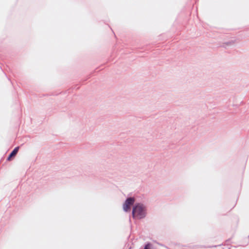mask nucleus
<instances>
[{
    "label": "nucleus",
    "mask_w": 249,
    "mask_h": 249,
    "mask_svg": "<svg viewBox=\"0 0 249 249\" xmlns=\"http://www.w3.org/2000/svg\"><path fill=\"white\" fill-rule=\"evenodd\" d=\"M152 246V244L150 243H147L145 245L143 249H151Z\"/></svg>",
    "instance_id": "4"
},
{
    "label": "nucleus",
    "mask_w": 249,
    "mask_h": 249,
    "mask_svg": "<svg viewBox=\"0 0 249 249\" xmlns=\"http://www.w3.org/2000/svg\"><path fill=\"white\" fill-rule=\"evenodd\" d=\"M233 41H229V42H225L224 44H226V45H229L233 44Z\"/></svg>",
    "instance_id": "5"
},
{
    "label": "nucleus",
    "mask_w": 249,
    "mask_h": 249,
    "mask_svg": "<svg viewBox=\"0 0 249 249\" xmlns=\"http://www.w3.org/2000/svg\"><path fill=\"white\" fill-rule=\"evenodd\" d=\"M216 247V246H209L208 247V248H213V247Z\"/></svg>",
    "instance_id": "6"
},
{
    "label": "nucleus",
    "mask_w": 249,
    "mask_h": 249,
    "mask_svg": "<svg viewBox=\"0 0 249 249\" xmlns=\"http://www.w3.org/2000/svg\"><path fill=\"white\" fill-rule=\"evenodd\" d=\"M19 146L16 147L8 155L6 160L7 161H10L13 158H14L16 155L17 154L18 150H19Z\"/></svg>",
    "instance_id": "3"
},
{
    "label": "nucleus",
    "mask_w": 249,
    "mask_h": 249,
    "mask_svg": "<svg viewBox=\"0 0 249 249\" xmlns=\"http://www.w3.org/2000/svg\"><path fill=\"white\" fill-rule=\"evenodd\" d=\"M146 207L142 203H136L132 208V215L134 219L137 217L139 219H143L146 215Z\"/></svg>",
    "instance_id": "1"
},
{
    "label": "nucleus",
    "mask_w": 249,
    "mask_h": 249,
    "mask_svg": "<svg viewBox=\"0 0 249 249\" xmlns=\"http://www.w3.org/2000/svg\"><path fill=\"white\" fill-rule=\"evenodd\" d=\"M135 201L134 197H127L123 204V210L125 212L130 211L131 206L134 204Z\"/></svg>",
    "instance_id": "2"
}]
</instances>
